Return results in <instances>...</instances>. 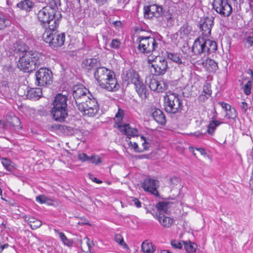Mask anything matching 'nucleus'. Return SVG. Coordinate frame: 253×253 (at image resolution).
I'll list each match as a JSON object with an SVG mask.
<instances>
[{
  "mask_svg": "<svg viewBox=\"0 0 253 253\" xmlns=\"http://www.w3.org/2000/svg\"><path fill=\"white\" fill-rule=\"evenodd\" d=\"M94 76L99 85L108 91H115L120 87L115 78L114 72L104 67L96 68Z\"/></svg>",
  "mask_w": 253,
  "mask_h": 253,
  "instance_id": "1",
  "label": "nucleus"
},
{
  "mask_svg": "<svg viewBox=\"0 0 253 253\" xmlns=\"http://www.w3.org/2000/svg\"><path fill=\"white\" fill-rule=\"evenodd\" d=\"M17 67L25 72L30 73L39 67L43 60L42 55L35 51L20 55Z\"/></svg>",
  "mask_w": 253,
  "mask_h": 253,
  "instance_id": "2",
  "label": "nucleus"
},
{
  "mask_svg": "<svg viewBox=\"0 0 253 253\" xmlns=\"http://www.w3.org/2000/svg\"><path fill=\"white\" fill-rule=\"evenodd\" d=\"M52 24L49 27L45 30L43 34V38L44 41L48 43L49 45L53 48H57L62 46L64 43L65 35L64 33L57 34V24L51 22Z\"/></svg>",
  "mask_w": 253,
  "mask_h": 253,
  "instance_id": "3",
  "label": "nucleus"
},
{
  "mask_svg": "<svg viewBox=\"0 0 253 253\" xmlns=\"http://www.w3.org/2000/svg\"><path fill=\"white\" fill-rule=\"evenodd\" d=\"M125 80L128 83L134 84L136 91L142 99H145L148 97L149 92L136 71L132 69L127 71L126 74Z\"/></svg>",
  "mask_w": 253,
  "mask_h": 253,
  "instance_id": "4",
  "label": "nucleus"
},
{
  "mask_svg": "<svg viewBox=\"0 0 253 253\" xmlns=\"http://www.w3.org/2000/svg\"><path fill=\"white\" fill-rule=\"evenodd\" d=\"M217 49L215 42L210 40H205L203 38H197L194 42L192 51L196 54H209L215 52Z\"/></svg>",
  "mask_w": 253,
  "mask_h": 253,
  "instance_id": "5",
  "label": "nucleus"
},
{
  "mask_svg": "<svg viewBox=\"0 0 253 253\" xmlns=\"http://www.w3.org/2000/svg\"><path fill=\"white\" fill-rule=\"evenodd\" d=\"M164 99L165 110L167 113L174 114L182 109V101L178 94L169 92L165 96Z\"/></svg>",
  "mask_w": 253,
  "mask_h": 253,
  "instance_id": "6",
  "label": "nucleus"
},
{
  "mask_svg": "<svg viewBox=\"0 0 253 253\" xmlns=\"http://www.w3.org/2000/svg\"><path fill=\"white\" fill-rule=\"evenodd\" d=\"M56 13L53 9L49 7H44L38 13V18L39 20L43 24L45 30L49 27L52 24L51 22H55L59 25V19L56 17Z\"/></svg>",
  "mask_w": 253,
  "mask_h": 253,
  "instance_id": "7",
  "label": "nucleus"
},
{
  "mask_svg": "<svg viewBox=\"0 0 253 253\" xmlns=\"http://www.w3.org/2000/svg\"><path fill=\"white\" fill-rule=\"evenodd\" d=\"M138 50L142 53L149 54L158 48V42L152 37L139 36Z\"/></svg>",
  "mask_w": 253,
  "mask_h": 253,
  "instance_id": "8",
  "label": "nucleus"
},
{
  "mask_svg": "<svg viewBox=\"0 0 253 253\" xmlns=\"http://www.w3.org/2000/svg\"><path fill=\"white\" fill-rule=\"evenodd\" d=\"M148 63L151 64L154 69L155 74L157 76L164 75L168 69V62L163 57L160 56L148 57Z\"/></svg>",
  "mask_w": 253,
  "mask_h": 253,
  "instance_id": "9",
  "label": "nucleus"
},
{
  "mask_svg": "<svg viewBox=\"0 0 253 253\" xmlns=\"http://www.w3.org/2000/svg\"><path fill=\"white\" fill-rule=\"evenodd\" d=\"M36 84L39 86H46L52 82V73L49 69L41 68L36 72Z\"/></svg>",
  "mask_w": 253,
  "mask_h": 253,
  "instance_id": "10",
  "label": "nucleus"
},
{
  "mask_svg": "<svg viewBox=\"0 0 253 253\" xmlns=\"http://www.w3.org/2000/svg\"><path fill=\"white\" fill-rule=\"evenodd\" d=\"M212 6L215 11L222 16L228 17L232 12L228 0H213Z\"/></svg>",
  "mask_w": 253,
  "mask_h": 253,
  "instance_id": "11",
  "label": "nucleus"
},
{
  "mask_svg": "<svg viewBox=\"0 0 253 253\" xmlns=\"http://www.w3.org/2000/svg\"><path fill=\"white\" fill-rule=\"evenodd\" d=\"M164 9L162 5L157 3L152 4L144 7V16L145 18L151 19L162 16Z\"/></svg>",
  "mask_w": 253,
  "mask_h": 253,
  "instance_id": "12",
  "label": "nucleus"
},
{
  "mask_svg": "<svg viewBox=\"0 0 253 253\" xmlns=\"http://www.w3.org/2000/svg\"><path fill=\"white\" fill-rule=\"evenodd\" d=\"M18 94L21 96L25 95L28 99H38L42 96V92L40 88L28 89V87L24 85L18 88Z\"/></svg>",
  "mask_w": 253,
  "mask_h": 253,
  "instance_id": "13",
  "label": "nucleus"
},
{
  "mask_svg": "<svg viewBox=\"0 0 253 253\" xmlns=\"http://www.w3.org/2000/svg\"><path fill=\"white\" fill-rule=\"evenodd\" d=\"M142 187L145 191L148 192L156 197H159L160 194L157 189L159 187V181L157 179L150 177H147L142 184Z\"/></svg>",
  "mask_w": 253,
  "mask_h": 253,
  "instance_id": "14",
  "label": "nucleus"
},
{
  "mask_svg": "<svg viewBox=\"0 0 253 253\" xmlns=\"http://www.w3.org/2000/svg\"><path fill=\"white\" fill-rule=\"evenodd\" d=\"M84 108L80 111L83 114L88 117H93L98 113L99 107L97 101L94 98H90L87 101L86 104H84Z\"/></svg>",
  "mask_w": 253,
  "mask_h": 253,
  "instance_id": "15",
  "label": "nucleus"
},
{
  "mask_svg": "<svg viewBox=\"0 0 253 253\" xmlns=\"http://www.w3.org/2000/svg\"><path fill=\"white\" fill-rule=\"evenodd\" d=\"M214 18L212 17H207L200 21L199 28L203 36L209 37L211 36V30L213 25Z\"/></svg>",
  "mask_w": 253,
  "mask_h": 253,
  "instance_id": "16",
  "label": "nucleus"
},
{
  "mask_svg": "<svg viewBox=\"0 0 253 253\" xmlns=\"http://www.w3.org/2000/svg\"><path fill=\"white\" fill-rule=\"evenodd\" d=\"M148 84L152 90L158 92L164 91L167 89L168 86L164 80H157L153 78L149 79Z\"/></svg>",
  "mask_w": 253,
  "mask_h": 253,
  "instance_id": "17",
  "label": "nucleus"
},
{
  "mask_svg": "<svg viewBox=\"0 0 253 253\" xmlns=\"http://www.w3.org/2000/svg\"><path fill=\"white\" fill-rule=\"evenodd\" d=\"M195 64L198 66H203L209 72H214L218 69L217 63L213 60L207 57L205 59L202 58L197 60Z\"/></svg>",
  "mask_w": 253,
  "mask_h": 253,
  "instance_id": "18",
  "label": "nucleus"
},
{
  "mask_svg": "<svg viewBox=\"0 0 253 253\" xmlns=\"http://www.w3.org/2000/svg\"><path fill=\"white\" fill-rule=\"evenodd\" d=\"M51 111L56 121L63 122L68 116L67 107L53 106Z\"/></svg>",
  "mask_w": 253,
  "mask_h": 253,
  "instance_id": "19",
  "label": "nucleus"
},
{
  "mask_svg": "<svg viewBox=\"0 0 253 253\" xmlns=\"http://www.w3.org/2000/svg\"><path fill=\"white\" fill-rule=\"evenodd\" d=\"M87 93H89L88 90L83 85H76L73 87V97L75 102L79 104H81V98L87 95Z\"/></svg>",
  "mask_w": 253,
  "mask_h": 253,
  "instance_id": "20",
  "label": "nucleus"
},
{
  "mask_svg": "<svg viewBox=\"0 0 253 253\" xmlns=\"http://www.w3.org/2000/svg\"><path fill=\"white\" fill-rule=\"evenodd\" d=\"M119 130L123 134L126 135V141L128 142L131 137L138 135V130L135 128H131L128 124L124 126H119Z\"/></svg>",
  "mask_w": 253,
  "mask_h": 253,
  "instance_id": "21",
  "label": "nucleus"
},
{
  "mask_svg": "<svg viewBox=\"0 0 253 253\" xmlns=\"http://www.w3.org/2000/svg\"><path fill=\"white\" fill-rule=\"evenodd\" d=\"M99 65V62L96 58H88L84 59L82 63V68L86 72L92 69H96Z\"/></svg>",
  "mask_w": 253,
  "mask_h": 253,
  "instance_id": "22",
  "label": "nucleus"
},
{
  "mask_svg": "<svg viewBox=\"0 0 253 253\" xmlns=\"http://www.w3.org/2000/svg\"><path fill=\"white\" fill-rule=\"evenodd\" d=\"M152 116L154 119L160 125H165L166 123L165 116L162 110L159 109H152Z\"/></svg>",
  "mask_w": 253,
  "mask_h": 253,
  "instance_id": "23",
  "label": "nucleus"
},
{
  "mask_svg": "<svg viewBox=\"0 0 253 253\" xmlns=\"http://www.w3.org/2000/svg\"><path fill=\"white\" fill-rule=\"evenodd\" d=\"M156 218L159 220L160 223L164 227H169L173 222V219L172 218L166 216L162 213H160L159 215H156Z\"/></svg>",
  "mask_w": 253,
  "mask_h": 253,
  "instance_id": "24",
  "label": "nucleus"
},
{
  "mask_svg": "<svg viewBox=\"0 0 253 253\" xmlns=\"http://www.w3.org/2000/svg\"><path fill=\"white\" fill-rule=\"evenodd\" d=\"M68 98L67 96L63 95L61 94H58L56 95L54 101L53 102V106L55 107H67Z\"/></svg>",
  "mask_w": 253,
  "mask_h": 253,
  "instance_id": "25",
  "label": "nucleus"
},
{
  "mask_svg": "<svg viewBox=\"0 0 253 253\" xmlns=\"http://www.w3.org/2000/svg\"><path fill=\"white\" fill-rule=\"evenodd\" d=\"M23 218L25 221L28 222V224L33 230L39 228L42 224V222L41 220L34 217H30L27 215H25L23 216Z\"/></svg>",
  "mask_w": 253,
  "mask_h": 253,
  "instance_id": "26",
  "label": "nucleus"
},
{
  "mask_svg": "<svg viewBox=\"0 0 253 253\" xmlns=\"http://www.w3.org/2000/svg\"><path fill=\"white\" fill-rule=\"evenodd\" d=\"M219 104L226 111V116L228 118L234 119L236 117V110L234 108H231L230 105L224 102H219Z\"/></svg>",
  "mask_w": 253,
  "mask_h": 253,
  "instance_id": "27",
  "label": "nucleus"
},
{
  "mask_svg": "<svg viewBox=\"0 0 253 253\" xmlns=\"http://www.w3.org/2000/svg\"><path fill=\"white\" fill-rule=\"evenodd\" d=\"M34 5L33 2L30 0H24L17 4V6L21 9L29 11Z\"/></svg>",
  "mask_w": 253,
  "mask_h": 253,
  "instance_id": "28",
  "label": "nucleus"
},
{
  "mask_svg": "<svg viewBox=\"0 0 253 253\" xmlns=\"http://www.w3.org/2000/svg\"><path fill=\"white\" fill-rule=\"evenodd\" d=\"M223 123L218 120H212L209 123L208 126V133L210 135H213L216 127Z\"/></svg>",
  "mask_w": 253,
  "mask_h": 253,
  "instance_id": "29",
  "label": "nucleus"
},
{
  "mask_svg": "<svg viewBox=\"0 0 253 253\" xmlns=\"http://www.w3.org/2000/svg\"><path fill=\"white\" fill-rule=\"evenodd\" d=\"M141 250L145 253H153L155 251L153 244L147 240L142 243Z\"/></svg>",
  "mask_w": 253,
  "mask_h": 253,
  "instance_id": "30",
  "label": "nucleus"
},
{
  "mask_svg": "<svg viewBox=\"0 0 253 253\" xmlns=\"http://www.w3.org/2000/svg\"><path fill=\"white\" fill-rule=\"evenodd\" d=\"M169 203L168 202H159L156 205V208L160 213H167L169 208Z\"/></svg>",
  "mask_w": 253,
  "mask_h": 253,
  "instance_id": "31",
  "label": "nucleus"
},
{
  "mask_svg": "<svg viewBox=\"0 0 253 253\" xmlns=\"http://www.w3.org/2000/svg\"><path fill=\"white\" fill-rule=\"evenodd\" d=\"M1 161V164L7 170L12 171L14 169V164L9 159L2 158Z\"/></svg>",
  "mask_w": 253,
  "mask_h": 253,
  "instance_id": "32",
  "label": "nucleus"
},
{
  "mask_svg": "<svg viewBox=\"0 0 253 253\" xmlns=\"http://www.w3.org/2000/svg\"><path fill=\"white\" fill-rule=\"evenodd\" d=\"M184 248L187 253H195L197 245L194 243H191V242H184Z\"/></svg>",
  "mask_w": 253,
  "mask_h": 253,
  "instance_id": "33",
  "label": "nucleus"
},
{
  "mask_svg": "<svg viewBox=\"0 0 253 253\" xmlns=\"http://www.w3.org/2000/svg\"><path fill=\"white\" fill-rule=\"evenodd\" d=\"M245 47L246 48H253V34L249 35L243 39Z\"/></svg>",
  "mask_w": 253,
  "mask_h": 253,
  "instance_id": "34",
  "label": "nucleus"
},
{
  "mask_svg": "<svg viewBox=\"0 0 253 253\" xmlns=\"http://www.w3.org/2000/svg\"><path fill=\"white\" fill-rule=\"evenodd\" d=\"M84 243L83 244L82 242L81 243V247L84 250H83L85 252H87L89 251L90 248L92 247L93 243L92 241H90L89 238L87 237H85L84 238Z\"/></svg>",
  "mask_w": 253,
  "mask_h": 253,
  "instance_id": "35",
  "label": "nucleus"
},
{
  "mask_svg": "<svg viewBox=\"0 0 253 253\" xmlns=\"http://www.w3.org/2000/svg\"><path fill=\"white\" fill-rule=\"evenodd\" d=\"M54 231L59 235L60 239L64 245L69 246L72 244V242L68 239L63 233L59 232V231L56 229H54Z\"/></svg>",
  "mask_w": 253,
  "mask_h": 253,
  "instance_id": "36",
  "label": "nucleus"
},
{
  "mask_svg": "<svg viewBox=\"0 0 253 253\" xmlns=\"http://www.w3.org/2000/svg\"><path fill=\"white\" fill-rule=\"evenodd\" d=\"M90 99V98L88 95H86L81 98V104H79L77 102H75L78 109L80 111L83 109L84 104H86V101L89 100Z\"/></svg>",
  "mask_w": 253,
  "mask_h": 253,
  "instance_id": "37",
  "label": "nucleus"
},
{
  "mask_svg": "<svg viewBox=\"0 0 253 253\" xmlns=\"http://www.w3.org/2000/svg\"><path fill=\"white\" fill-rule=\"evenodd\" d=\"M17 50L19 52H20V55H23L25 53L30 52H34L33 51L30 50L29 51V47L27 46L25 44L23 43H18L17 44Z\"/></svg>",
  "mask_w": 253,
  "mask_h": 253,
  "instance_id": "38",
  "label": "nucleus"
},
{
  "mask_svg": "<svg viewBox=\"0 0 253 253\" xmlns=\"http://www.w3.org/2000/svg\"><path fill=\"white\" fill-rule=\"evenodd\" d=\"M167 57L171 60L177 63L178 64H181L182 61L179 57L176 54L170 52H167Z\"/></svg>",
  "mask_w": 253,
  "mask_h": 253,
  "instance_id": "39",
  "label": "nucleus"
},
{
  "mask_svg": "<svg viewBox=\"0 0 253 253\" xmlns=\"http://www.w3.org/2000/svg\"><path fill=\"white\" fill-rule=\"evenodd\" d=\"M252 86V82L251 81H249L247 82V83L243 87L242 89L244 93L249 95L251 93V89Z\"/></svg>",
  "mask_w": 253,
  "mask_h": 253,
  "instance_id": "40",
  "label": "nucleus"
},
{
  "mask_svg": "<svg viewBox=\"0 0 253 253\" xmlns=\"http://www.w3.org/2000/svg\"><path fill=\"white\" fill-rule=\"evenodd\" d=\"M48 5L47 7H49L53 9L56 12V8L60 5V0H49Z\"/></svg>",
  "mask_w": 253,
  "mask_h": 253,
  "instance_id": "41",
  "label": "nucleus"
},
{
  "mask_svg": "<svg viewBox=\"0 0 253 253\" xmlns=\"http://www.w3.org/2000/svg\"><path fill=\"white\" fill-rule=\"evenodd\" d=\"M203 93L206 94L207 96H210L211 94V84L206 82L203 86Z\"/></svg>",
  "mask_w": 253,
  "mask_h": 253,
  "instance_id": "42",
  "label": "nucleus"
},
{
  "mask_svg": "<svg viewBox=\"0 0 253 253\" xmlns=\"http://www.w3.org/2000/svg\"><path fill=\"white\" fill-rule=\"evenodd\" d=\"M9 24V21L2 15H0V30L3 29Z\"/></svg>",
  "mask_w": 253,
  "mask_h": 253,
  "instance_id": "43",
  "label": "nucleus"
},
{
  "mask_svg": "<svg viewBox=\"0 0 253 253\" xmlns=\"http://www.w3.org/2000/svg\"><path fill=\"white\" fill-rule=\"evenodd\" d=\"M36 201L41 204H49V202L51 201L49 198H47L45 196L43 195H41L37 196L36 197Z\"/></svg>",
  "mask_w": 253,
  "mask_h": 253,
  "instance_id": "44",
  "label": "nucleus"
},
{
  "mask_svg": "<svg viewBox=\"0 0 253 253\" xmlns=\"http://www.w3.org/2000/svg\"><path fill=\"white\" fill-rule=\"evenodd\" d=\"M115 241L125 248H128L127 245L125 243L123 237L120 234H117L115 236Z\"/></svg>",
  "mask_w": 253,
  "mask_h": 253,
  "instance_id": "45",
  "label": "nucleus"
},
{
  "mask_svg": "<svg viewBox=\"0 0 253 253\" xmlns=\"http://www.w3.org/2000/svg\"><path fill=\"white\" fill-rule=\"evenodd\" d=\"M8 123L11 126L15 127L20 124V121L18 118L13 116L11 118V121H9Z\"/></svg>",
  "mask_w": 253,
  "mask_h": 253,
  "instance_id": "46",
  "label": "nucleus"
},
{
  "mask_svg": "<svg viewBox=\"0 0 253 253\" xmlns=\"http://www.w3.org/2000/svg\"><path fill=\"white\" fill-rule=\"evenodd\" d=\"M141 138L142 140H144V142L142 143V146L143 147L142 150L144 151L148 150L151 146L150 143L148 141V140L143 136H142Z\"/></svg>",
  "mask_w": 253,
  "mask_h": 253,
  "instance_id": "47",
  "label": "nucleus"
},
{
  "mask_svg": "<svg viewBox=\"0 0 253 253\" xmlns=\"http://www.w3.org/2000/svg\"><path fill=\"white\" fill-rule=\"evenodd\" d=\"M124 114V111L119 108L115 116L117 121L120 122L123 119Z\"/></svg>",
  "mask_w": 253,
  "mask_h": 253,
  "instance_id": "48",
  "label": "nucleus"
},
{
  "mask_svg": "<svg viewBox=\"0 0 253 253\" xmlns=\"http://www.w3.org/2000/svg\"><path fill=\"white\" fill-rule=\"evenodd\" d=\"M162 16H164V17L167 20L168 22H171L172 20V14L170 13L169 10L165 11L164 10V12Z\"/></svg>",
  "mask_w": 253,
  "mask_h": 253,
  "instance_id": "49",
  "label": "nucleus"
},
{
  "mask_svg": "<svg viewBox=\"0 0 253 253\" xmlns=\"http://www.w3.org/2000/svg\"><path fill=\"white\" fill-rule=\"evenodd\" d=\"M92 164H95L96 165L101 163V159L99 157L96 156H92L91 157H89V160Z\"/></svg>",
  "mask_w": 253,
  "mask_h": 253,
  "instance_id": "50",
  "label": "nucleus"
},
{
  "mask_svg": "<svg viewBox=\"0 0 253 253\" xmlns=\"http://www.w3.org/2000/svg\"><path fill=\"white\" fill-rule=\"evenodd\" d=\"M171 245L174 249H180L182 247V244L181 242L176 240H172L171 241Z\"/></svg>",
  "mask_w": 253,
  "mask_h": 253,
  "instance_id": "51",
  "label": "nucleus"
},
{
  "mask_svg": "<svg viewBox=\"0 0 253 253\" xmlns=\"http://www.w3.org/2000/svg\"><path fill=\"white\" fill-rule=\"evenodd\" d=\"M120 44L121 42L119 40L113 39L110 43V46L113 48H118L120 47Z\"/></svg>",
  "mask_w": 253,
  "mask_h": 253,
  "instance_id": "52",
  "label": "nucleus"
},
{
  "mask_svg": "<svg viewBox=\"0 0 253 253\" xmlns=\"http://www.w3.org/2000/svg\"><path fill=\"white\" fill-rule=\"evenodd\" d=\"M78 159L82 162H85L88 161L89 157L87 155L84 153H80L78 156Z\"/></svg>",
  "mask_w": 253,
  "mask_h": 253,
  "instance_id": "53",
  "label": "nucleus"
},
{
  "mask_svg": "<svg viewBox=\"0 0 253 253\" xmlns=\"http://www.w3.org/2000/svg\"><path fill=\"white\" fill-rule=\"evenodd\" d=\"M129 143L130 144V145L133 148V149H134V150L137 152H142L143 150H141L140 149H139L138 146V145L135 142H133L132 143L131 141H129Z\"/></svg>",
  "mask_w": 253,
  "mask_h": 253,
  "instance_id": "54",
  "label": "nucleus"
},
{
  "mask_svg": "<svg viewBox=\"0 0 253 253\" xmlns=\"http://www.w3.org/2000/svg\"><path fill=\"white\" fill-rule=\"evenodd\" d=\"M88 175L89 178L91 179L93 182L98 184L102 183V181L101 180H99L96 177H94L93 174L91 173H88Z\"/></svg>",
  "mask_w": 253,
  "mask_h": 253,
  "instance_id": "55",
  "label": "nucleus"
},
{
  "mask_svg": "<svg viewBox=\"0 0 253 253\" xmlns=\"http://www.w3.org/2000/svg\"><path fill=\"white\" fill-rule=\"evenodd\" d=\"M188 26L187 25H183V27L181 28V30L183 31L184 34H188L190 33V29H188Z\"/></svg>",
  "mask_w": 253,
  "mask_h": 253,
  "instance_id": "56",
  "label": "nucleus"
},
{
  "mask_svg": "<svg viewBox=\"0 0 253 253\" xmlns=\"http://www.w3.org/2000/svg\"><path fill=\"white\" fill-rule=\"evenodd\" d=\"M132 201L134 203V205L137 208H140L141 206V202L137 199V198H133Z\"/></svg>",
  "mask_w": 253,
  "mask_h": 253,
  "instance_id": "57",
  "label": "nucleus"
},
{
  "mask_svg": "<svg viewBox=\"0 0 253 253\" xmlns=\"http://www.w3.org/2000/svg\"><path fill=\"white\" fill-rule=\"evenodd\" d=\"M210 96L206 95V94L203 93L199 96V99L201 101H205V100L207 99Z\"/></svg>",
  "mask_w": 253,
  "mask_h": 253,
  "instance_id": "58",
  "label": "nucleus"
},
{
  "mask_svg": "<svg viewBox=\"0 0 253 253\" xmlns=\"http://www.w3.org/2000/svg\"><path fill=\"white\" fill-rule=\"evenodd\" d=\"M241 107L244 112H246L248 109V104L246 102H243Z\"/></svg>",
  "mask_w": 253,
  "mask_h": 253,
  "instance_id": "59",
  "label": "nucleus"
},
{
  "mask_svg": "<svg viewBox=\"0 0 253 253\" xmlns=\"http://www.w3.org/2000/svg\"><path fill=\"white\" fill-rule=\"evenodd\" d=\"M9 246L8 244H5L3 245H0V253L3 251V249L8 248Z\"/></svg>",
  "mask_w": 253,
  "mask_h": 253,
  "instance_id": "60",
  "label": "nucleus"
},
{
  "mask_svg": "<svg viewBox=\"0 0 253 253\" xmlns=\"http://www.w3.org/2000/svg\"><path fill=\"white\" fill-rule=\"evenodd\" d=\"M197 150L199 151L200 153L203 155H206V154L205 150L202 148H197Z\"/></svg>",
  "mask_w": 253,
  "mask_h": 253,
  "instance_id": "61",
  "label": "nucleus"
},
{
  "mask_svg": "<svg viewBox=\"0 0 253 253\" xmlns=\"http://www.w3.org/2000/svg\"><path fill=\"white\" fill-rule=\"evenodd\" d=\"M96 2L100 5H103L106 1L107 0H95Z\"/></svg>",
  "mask_w": 253,
  "mask_h": 253,
  "instance_id": "62",
  "label": "nucleus"
},
{
  "mask_svg": "<svg viewBox=\"0 0 253 253\" xmlns=\"http://www.w3.org/2000/svg\"><path fill=\"white\" fill-rule=\"evenodd\" d=\"M169 180L171 183L174 184H175L176 182H177L178 179L175 177H173L170 178Z\"/></svg>",
  "mask_w": 253,
  "mask_h": 253,
  "instance_id": "63",
  "label": "nucleus"
},
{
  "mask_svg": "<svg viewBox=\"0 0 253 253\" xmlns=\"http://www.w3.org/2000/svg\"><path fill=\"white\" fill-rule=\"evenodd\" d=\"M113 24L115 26L119 27L121 26V22L120 21H116L113 22Z\"/></svg>",
  "mask_w": 253,
  "mask_h": 253,
  "instance_id": "64",
  "label": "nucleus"
}]
</instances>
